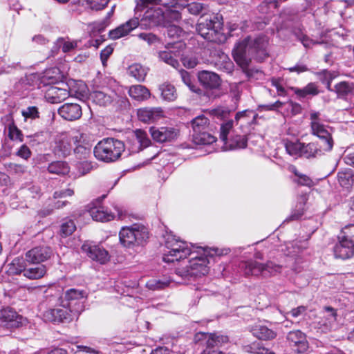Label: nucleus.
Segmentation results:
<instances>
[{"label": "nucleus", "mask_w": 354, "mask_h": 354, "mask_svg": "<svg viewBox=\"0 0 354 354\" xmlns=\"http://www.w3.org/2000/svg\"><path fill=\"white\" fill-rule=\"evenodd\" d=\"M134 17L109 31V37L118 39L127 35L133 30L140 26L143 29L152 28L161 24L164 12L161 6L167 10V17L172 21H178L181 14L173 8L183 7L179 0H135Z\"/></svg>", "instance_id": "1"}, {"label": "nucleus", "mask_w": 354, "mask_h": 354, "mask_svg": "<svg viewBox=\"0 0 354 354\" xmlns=\"http://www.w3.org/2000/svg\"><path fill=\"white\" fill-rule=\"evenodd\" d=\"M165 250L163 261L167 263L178 261L190 257V259L185 266L177 268L175 273L185 281L194 280L205 275L209 272V260L201 251L193 250L192 244L184 242L172 234L165 236Z\"/></svg>", "instance_id": "2"}, {"label": "nucleus", "mask_w": 354, "mask_h": 354, "mask_svg": "<svg viewBox=\"0 0 354 354\" xmlns=\"http://www.w3.org/2000/svg\"><path fill=\"white\" fill-rule=\"evenodd\" d=\"M268 38L266 35H259L255 38L247 37L239 42L233 50V56L236 62L244 70L248 77L252 75L250 71L247 68L249 64L248 55L255 54L257 57L262 61L268 56L267 48Z\"/></svg>", "instance_id": "3"}, {"label": "nucleus", "mask_w": 354, "mask_h": 354, "mask_svg": "<svg viewBox=\"0 0 354 354\" xmlns=\"http://www.w3.org/2000/svg\"><path fill=\"white\" fill-rule=\"evenodd\" d=\"M124 143L113 138H104L93 149L95 157L100 161L109 163L118 160L125 151Z\"/></svg>", "instance_id": "4"}, {"label": "nucleus", "mask_w": 354, "mask_h": 354, "mask_svg": "<svg viewBox=\"0 0 354 354\" xmlns=\"http://www.w3.org/2000/svg\"><path fill=\"white\" fill-rule=\"evenodd\" d=\"M222 27L223 18L221 15L203 14L197 24L196 31L205 39L216 41V36L220 32Z\"/></svg>", "instance_id": "5"}, {"label": "nucleus", "mask_w": 354, "mask_h": 354, "mask_svg": "<svg viewBox=\"0 0 354 354\" xmlns=\"http://www.w3.org/2000/svg\"><path fill=\"white\" fill-rule=\"evenodd\" d=\"M84 136V133L77 131L64 132L57 135L53 146L54 153L59 157L68 156L74 145L81 142Z\"/></svg>", "instance_id": "6"}, {"label": "nucleus", "mask_w": 354, "mask_h": 354, "mask_svg": "<svg viewBox=\"0 0 354 354\" xmlns=\"http://www.w3.org/2000/svg\"><path fill=\"white\" fill-rule=\"evenodd\" d=\"M239 268L245 276L268 277L280 272L281 267L272 261L261 263L254 260L242 261Z\"/></svg>", "instance_id": "7"}, {"label": "nucleus", "mask_w": 354, "mask_h": 354, "mask_svg": "<svg viewBox=\"0 0 354 354\" xmlns=\"http://www.w3.org/2000/svg\"><path fill=\"white\" fill-rule=\"evenodd\" d=\"M310 120L311 133L319 138L320 142L324 144L325 149H332L334 142L330 133L331 128L323 122L320 118V113L310 112Z\"/></svg>", "instance_id": "8"}, {"label": "nucleus", "mask_w": 354, "mask_h": 354, "mask_svg": "<svg viewBox=\"0 0 354 354\" xmlns=\"http://www.w3.org/2000/svg\"><path fill=\"white\" fill-rule=\"evenodd\" d=\"M120 241L125 247H132L142 244L149 238V232L142 226L134 225L131 227H124L120 234Z\"/></svg>", "instance_id": "9"}, {"label": "nucleus", "mask_w": 354, "mask_h": 354, "mask_svg": "<svg viewBox=\"0 0 354 354\" xmlns=\"http://www.w3.org/2000/svg\"><path fill=\"white\" fill-rule=\"evenodd\" d=\"M87 292L85 290L76 288H71L65 292L66 305L73 312V315L79 316L84 310V301L87 297Z\"/></svg>", "instance_id": "10"}, {"label": "nucleus", "mask_w": 354, "mask_h": 354, "mask_svg": "<svg viewBox=\"0 0 354 354\" xmlns=\"http://www.w3.org/2000/svg\"><path fill=\"white\" fill-rule=\"evenodd\" d=\"M43 317L45 322H70L78 316L73 315V312H71V308L64 304L62 307L50 308L46 310Z\"/></svg>", "instance_id": "11"}, {"label": "nucleus", "mask_w": 354, "mask_h": 354, "mask_svg": "<svg viewBox=\"0 0 354 354\" xmlns=\"http://www.w3.org/2000/svg\"><path fill=\"white\" fill-rule=\"evenodd\" d=\"M149 133L153 140L160 143L173 142L179 134L178 130L171 127H151Z\"/></svg>", "instance_id": "12"}, {"label": "nucleus", "mask_w": 354, "mask_h": 354, "mask_svg": "<svg viewBox=\"0 0 354 354\" xmlns=\"http://www.w3.org/2000/svg\"><path fill=\"white\" fill-rule=\"evenodd\" d=\"M338 241L333 248L335 258L348 259L354 255V241L347 239L340 235L337 236Z\"/></svg>", "instance_id": "13"}, {"label": "nucleus", "mask_w": 354, "mask_h": 354, "mask_svg": "<svg viewBox=\"0 0 354 354\" xmlns=\"http://www.w3.org/2000/svg\"><path fill=\"white\" fill-rule=\"evenodd\" d=\"M287 340L292 349L298 353H303L308 348L306 336L299 330L289 332L287 335Z\"/></svg>", "instance_id": "14"}, {"label": "nucleus", "mask_w": 354, "mask_h": 354, "mask_svg": "<svg viewBox=\"0 0 354 354\" xmlns=\"http://www.w3.org/2000/svg\"><path fill=\"white\" fill-rule=\"evenodd\" d=\"M24 318L12 308H7L0 310V324L12 328L22 325Z\"/></svg>", "instance_id": "15"}, {"label": "nucleus", "mask_w": 354, "mask_h": 354, "mask_svg": "<svg viewBox=\"0 0 354 354\" xmlns=\"http://www.w3.org/2000/svg\"><path fill=\"white\" fill-rule=\"evenodd\" d=\"M53 254V251L48 246H38L28 250L26 254V259L32 263H40L46 261Z\"/></svg>", "instance_id": "16"}, {"label": "nucleus", "mask_w": 354, "mask_h": 354, "mask_svg": "<svg viewBox=\"0 0 354 354\" xmlns=\"http://www.w3.org/2000/svg\"><path fill=\"white\" fill-rule=\"evenodd\" d=\"M131 142H132L131 145L129 147L131 153H138L151 144V140L147 133L141 129H137L133 132Z\"/></svg>", "instance_id": "17"}, {"label": "nucleus", "mask_w": 354, "mask_h": 354, "mask_svg": "<svg viewBox=\"0 0 354 354\" xmlns=\"http://www.w3.org/2000/svg\"><path fill=\"white\" fill-rule=\"evenodd\" d=\"M139 120L145 123L154 122L163 117V111L160 107H144L138 109Z\"/></svg>", "instance_id": "18"}, {"label": "nucleus", "mask_w": 354, "mask_h": 354, "mask_svg": "<svg viewBox=\"0 0 354 354\" xmlns=\"http://www.w3.org/2000/svg\"><path fill=\"white\" fill-rule=\"evenodd\" d=\"M59 115L68 121L76 120L82 115L81 106L76 103H66L58 109Z\"/></svg>", "instance_id": "19"}, {"label": "nucleus", "mask_w": 354, "mask_h": 354, "mask_svg": "<svg viewBox=\"0 0 354 354\" xmlns=\"http://www.w3.org/2000/svg\"><path fill=\"white\" fill-rule=\"evenodd\" d=\"M82 250L86 252L89 258L100 264L106 263L110 259L109 252L105 249L97 245L90 246L84 244Z\"/></svg>", "instance_id": "20"}, {"label": "nucleus", "mask_w": 354, "mask_h": 354, "mask_svg": "<svg viewBox=\"0 0 354 354\" xmlns=\"http://www.w3.org/2000/svg\"><path fill=\"white\" fill-rule=\"evenodd\" d=\"M250 332L257 338L261 340H272L277 337V332L269 328L263 322L256 323L250 328Z\"/></svg>", "instance_id": "21"}, {"label": "nucleus", "mask_w": 354, "mask_h": 354, "mask_svg": "<svg viewBox=\"0 0 354 354\" xmlns=\"http://www.w3.org/2000/svg\"><path fill=\"white\" fill-rule=\"evenodd\" d=\"M198 78L204 87L209 89L218 88L221 82L220 77L216 73L208 71L199 72Z\"/></svg>", "instance_id": "22"}, {"label": "nucleus", "mask_w": 354, "mask_h": 354, "mask_svg": "<svg viewBox=\"0 0 354 354\" xmlns=\"http://www.w3.org/2000/svg\"><path fill=\"white\" fill-rule=\"evenodd\" d=\"M331 150L332 149H325L324 148V144L321 142H312L308 144H304L302 156L306 158H316Z\"/></svg>", "instance_id": "23"}, {"label": "nucleus", "mask_w": 354, "mask_h": 354, "mask_svg": "<svg viewBox=\"0 0 354 354\" xmlns=\"http://www.w3.org/2000/svg\"><path fill=\"white\" fill-rule=\"evenodd\" d=\"M69 96L67 88L57 86H50L46 92L45 97L47 100L53 104L60 103Z\"/></svg>", "instance_id": "24"}, {"label": "nucleus", "mask_w": 354, "mask_h": 354, "mask_svg": "<svg viewBox=\"0 0 354 354\" xmlns=\"http://www.w3.org/2000/svg\"><path fill=\"white\" fill-rule=\"evenodd\" d=\"M106 91L95 90L91 94L90 97L93 102L100 106H106L111 103L114 97V93L109 89Z\"/></svg>", "instance_id": "25"}, {"label": "nucleus", "mask_w": 354, "mask_h": 354, "mask_svg": "<svg viewBox=\"0 0 354 354\" xmlns=\"http://www.w3.org/2000/svg\"><path fill=\"white\" fill-rule=\"evenodd\" d=\"M334 91L339 98L351 99L354 96V82H341L335 86Z\"/></svg>", "instance_id": "26"}, {"label": "nucleus", "mask_w": 354, "mask_h": 354, "mask_svg": "<svg viewBox=\"0 0 354 354\" xmlns=\"http://www.w3.org/2000/svg\"><path fill=\"white\" fill-rule=\"evenodd\" d=\"M323 316L319 323L325 326L326 329H332L336 324L337 311L335 308L325 306L322 311Z\"/></svg>", "instance_id": "27"}, {"label": "nucleus", "mask_w": 354, "mask_h": 354, "mask_svg": "<svg viewBox=\"0 0 354 354\" xmlns=\"http://www.w3.org/2000/svg\"><path fill=\"white\" fill-rule=\"evenodd\" d=\"M90 216L93 220L100 222H107L113 219L114 214L108 211L104 206L94 207L90 210Z\"/></svg>", "instance_id": "28"}, {"label": "nucleus", "mask_w": 354, "mask_h": 354, "mask_svg": "<svg viewBox=\"0 0 354 354\" xmlns=\"http://www.w3.org/2000/svg\"><path fill=\"white\" fill-rule=\"evenodd\" d=\"M299 100L306 98L308 96H315L319 93L318 87L314 82L308 83L305 87L299 88L297 87H290Z\"/></svg>", "instance_id": "29"}, {"label": "nucleus", "mask_w": 354, "mask_h": 354, "mask_svg": "<svg viewBox=\"0 0 354 354\" xmlns=\"http://www.w3.org/2000/svg\"><path fill=\"white\" fill-rule=\"evenodd\" d=\"M147 73L148 68L138 63H134L127 68L129 75L133 77L138 82H143Z\"/></svg>", "instance_id": "30"}, {"label": "nucleus", "mask_w": 354, "mask_h": 354, "mask_svg": "<svg viewBox=\"0 0 354 354\" xmlns=\"http://www.w3.org/2000/svg\"><path fill=\"white\" fill-rule=\"evenodd\" d=\"M129 95L137 101H144L149 98L151 93L145 86L138 84L130 87Z\"/></svg>", "instance_id": "31"}, {"label": "nucleus", "mask_w": 354, "mask_h": 354, "mask_svg": "<svg viewBox=\"0 0 354 354\" xmlns=\"http://www.w3.org/2000/svg\"><path fill=\"white\" fill-rule=\"evenodd\" d=\"M62 75L57 68H51L46 70L41 77V82L44 85L54 84L59 82Z\"/></svg>", "instance_id": "32"}, {"label": "nucleus", "mask_w": 354, "mask_h": 354, "mask_svg": "<svg viewBox=\"0 0 354 354\" xmlns=\"http://www.w3.org/2000/svg\"><path fill=\"white\" fill-rule=\"evenodd\" d=\"M23 275L29 279H39L46 273V268L44 265L24 268L22 270Z\"/></svg>", "instance_id": "33"}, {"label": "nucleus", "mask_w": 354, "mask_h": 354, "mask_svg": "<svg viewBox=\"0 0 354 354\" xmlns=\"http://www.w3.org/2000/svg\"><path fill=\"white\" fill-rule=\"evenodd\" d=\"M337 180L342 187L349 189L354 183V173L353 170L347 169L339 171L337 174Z\"/></svg>", "instance_id": "34"}, {"label": "nucleus", "mask_w": 354, "mask_h": 354, "mask_svg": "<svg viewBox=\"0 0 354 354\" xmlns=\"http://www.w3.org/2000/svg\"><path fill=\"white\" fill-rule=\"evenodd\" d=\"M193 141L196 145H211L216 142V138L207 130L193 133Z\"/></svg>", "instance_id": "35"}, {"label": "nucleus", "mask_w": 354, "mask_h": 354, "mask_svg": "<svg viewBox=\"0 0 354 354\" xmlns=\"http://www.w3.org/2000/svg\"><path fill=\"white\" fill-rule=\"evenodd\" d=\"M84 137L82 139V142L74 145V153L79 159H86L91 155V147L88 143L84 141Z\"/></svg>", "instance_id": "36"}, {"label": "nucleus", "mask_w": 354, "mask_h": 354, "mask_svg": "<svg viewBox=\"0 0 354 354\" xmlns=\"http://www.w3.org/2000/svg\"><path fill=\"white\" fill-rule=\"evenodd\" d=\"M307 201L308 196L306 194H303L299 198L295 208L293 209L289 217L290 220L299 219L304 214Z\"/></svg>", "instance_id": "37"}, {"label": "nucleus", "mask_w": 354, "mask_h": 354, "mask_svg": "<svg viewBox=\"0 0 354 354\" xmlns=\"http://www.w3.org/2000/svg\"><path fill=\"white\" fill-rule=\"evenodd\" d=\"M48 171L51 174L66 175L68 174L70 169L66 162L63 161H55L48 165Z\"/></svg>", "instance_id": "38"}, {"label": "nucleus", "mask_w": 354, "mask_h": 354, "mask_svg": "<svg viewBox=\"0 0 354 354\" xmlns=\"http://www.w3.org/2000/svg\"><path fill=\"white\" fill-rule=\"evenodd\" d=\"M162 98L168 102L174 101L177 98V93L175 87L169 84L165 83L160 86Z\"/></svg>", "instance_id": "39"}, {"label": "nucleus", "mask_w": 354, "mask_h": 354, "mask_svg": "<svg viewBox=\"0 0 354 354\" xmlns=\"http://www.w3.org/2000/svg\"><path fill=\"white\" fill-rule=\"evenodd\" d=\"M226 147L228 149L234 150L245 148L248 140L245 136H236L227 140Z\"/></svg>", "instance_id": "40"}, {"label": "nucleus", "mask_w": 354, "mask_h": 354, "mask_svg": "<svg viewBox=\"0 0 354 354\" xmlns=\"http://www.w3.org/2000/svg\"><path fill=\"white\" fill-rule=\"evenodd\" d=\"M209 125V120L204 115H198L192 120V126L194 133L207 130Z\"/></svg>", "instance_id": "41"}, {"label": "nucleus", "mask_w": 354, "mask_h": 354, "mask_svg": "<svg viewBox=\"0 0 354 354\" xmlns=\"http://www.w3.org/2000/svg\"><path fill=\"white\" fill-rule=\"evenodd\" d=\"M304 144L299 141H288L285 144L286 150L290 156H302Z\"/></svg>", "instance_id": "42"}, {"label": "nucleus", "mask_w": 354, "mask_h": 354, "mask_svg": "<svg viewBox=\"0 0 354 354\" xmlns=\"http://www.w3.org/2000/svg\"><path fill=\"white\" fill-rule=\"evenodd\" d=\"M5 131L8 132V138L13 141L22 142L24 136L17 126L13 123H9L5 129Z\"/></svg>", "instance_id": "43"}, {"label": "nucleus", "mask_w": 354, "mask_h": 354, "mask_svg": "<svg viewBox=\"0 0 354 354\" xmlns=\"http://www.w3.org/2000/svg\"><path fill=\"white\" fill-rule=\"evenodd\" d=\"M159 59L165 63L177 68L179 66L178 61L175 59L171 53L167 50H160L158 52Z\"/></svg>", "instance_id": "44"}, {"label": "nucleus", "mask_w": 354, "mask_h": 354, "mask_svg": "<svg viewBox=\"0 0 354 354\" xmlns=\"http://www.w3.org/2000/svg\"><path fill=\"white\" fill-rule=\"evenodd\" d=\"M234 126L233 120H227L221 125L220 138L223 141L225 144H227V135L230 133Z\"/></svg>", "instance_id": "45"}, {"label": "nucleus", "mask_w": 354, "mask_h": 354, "mask_svg": "<svg viewBox=\"0 0 354 354\" xmlns=\"http://www.w3.org/2000/svg\"><path fill=\"white\" fill-rule=\"evenodd\" d=\"M185 7V5H184ZM187 11L194 15H197L207 10L206 6L199 2H192L186 5Z\"/></svg>", "instance_id": "46"}, {"label": "nucleus", "mask_w": 354, "mask_h": 354, "mask_svg": "<svg viewBox=\"0 0 354 354\" xmlns=\"http://www.w3.org/2000/svg\"><path fill=\"white\" fill-rule=\"evenodd\" d=\"M57 45L62 48L64 53H68L77 47V41L65 40L63 38H59L57 40Z\"/></svg>", "instance_id": "47"}, {"label": "nucleus", "mask_w": 354, "mask_h": 354, "mask_svg": "<svg viewBox=\"0 0 354 354\" xmlns=\"http://www.w3.org/2000/svg\"><path fill=\"white\" fill-rule=\"evenodd\" d=\"M76 230V226L73 221L69 220L63 223L61 225L60 234L62 236H67L72 234Z\"/></svg>", "instance_id": "48"}, {"label": "nucleus", "mask_w": 354, "mask_h": 354, "mask_svg": "<svg viewBox=\"0 0 354 354\" xmlns=\"http://www.w3.org/2000/svg\"><path fill=\"white\" fill-rule=\"evenodd\" d=\"M284 106H286V115H295L301 113V106L299 104L295 102L292 100H288L284 103Z\"/></svg>", "instance_id": "49"}, {"label": "nucleus", "mask_w": 354, "mask_h": 354, "mask_svg": "<svg viewBox=\"0 0 354 354\" xmlns=\"http://www.w3.org/2000/svg\"><path fill=\"white\" fill-rule=\"evenodd\" d=\"M294 174L295 176L297 178L296 180H295V181L299 185L302 186H306L308 187H310L314 185L313 181L309 176L301 174L297 170L294 171Z\"/></svg>", "instance_id": "50"}, {"label": "nucleus", "mask_w": 354, "mask_h": 354, "mask_svg": "<svg viewBox=\"0 0 354 354\" xmlns=\"http://www.w3.org/2000/svg\"><path fill=\"white\" fill-rule=\"evenodd\" d=\"M207 113H208L209 115H212L214 118H216L217 119L222 120L228 118L230 111L222 107H218L216 109L208 111Z\"/></svg>", "instance_id": "51"}, {"label": "nucleus", "mask_w": 354, "mask_h": 354, "mask_svg": "<svg viewBox=\"0 0 354 354\" xmlns=\"http://www.w3.org/2000/svg\"><path fill=\"white\" fill-rule=\"evenodd\" d=\"M45 297L49 304H53L59 299L60 295L54 287H50L45 291Z\"/></svg>", "instance_id": "52"}, {"label": "nucleus", "mask_w": 354, "mask_h": 354, "mask_svg": "<svg viewBox=\"0 0 354 354\" xmlns=\"http://www.w3.org/2000/svg\"><path fill=\"white\" fill-rule=\"evenodd\" d=\"M170 283L169 280L153 279L147 282V286L151 290H160L168 286Z\"/></svg>", "instance_id": "53"}, {"label": "nucleus", "mask_w": 354, "mask_h": 354, "mask_svg": "<svg viewBox=\"0 0 354 354\" xmlns=\"http://www.w3.org/2000/svg\"><path fill=\"white\" fill-rule=\"evenodd\" d=\"M322 83L332 82L336 77L335 73L327 70H323L317 73Z\"/></svg>", "instance_id": "54"}, {"label": "nucleus", "mask_w": 354, "mask_h": 354, "mask_svg": "<svg viewBox=\"0 0 354 354\" xmlns=\"http://www.w3.org/2000/svg\"><path fill=\"white\" fill-rule=\"evenodd\" d=\"M138 36L140 39L146 41L149 45L160 42L159 38L155 34L151 32H142L139 34Z\"/></svg>", "instance_id": "55"}, {"label": "nucleus", "mask_w": 354, "mask_h": 354, "mask_svg": "<svg viewBox=\"0 0 354 354\" xmlns=\"http://www.w3.org/2000/svg\"><path fill=\"white\" fill-rule=\"evenodd\" d=\"M271 84L274 86L279 96H286L287 91L282 84V80L280 78L273 77L271 79Z\"/></svg>", "instance_id": "56"}, {"label": "nucleus", "mask_w": 354, "mask_h": 354, "mask_svg": "<svg viewBox=\"0 0 354 354\" xmlns=\"http://www.w3.org/2000/svg\"><path fill=\"white\" fill-rule=\"evenodd\" d=\"M5 166L8 171L14 174H23L26 171V167L19 164L10 162L6 164Z\"/></svg>", "instance_id": "57"}, {"label": "nucleus", "mask_w": 354, "mask_h": 354, "mask_svg": "<svg viewBox=\"0 0 354 354\" xmlns=\"http://www.w3.org/2000/svg\"><path fill=\"white\" fill-rule=\"evenodd\" d=\"M22 115L25 118L36 119L39 117L38 109L36 106H29L22 111Z\"/></svg>", "instance_id": "58"}, {"label": "nucleus", "mask_w": 354, "mask_h": 354, "mask_svg": "<svg viewBox=\"0 0 354 354\" xmlns=\"http://www.w3.org/2000/svg\"><path fill=\"white\" fill-rule=\"evenodd\" d=\"M86 1L92 10H99L106 6L109 0H86Z\"/></svg>", "instance_id": "59"}, {"label": "nucleus", "mask_w": 354, "mask_h": 354, "mask_svg": "<svg viewBox=\"0 0 354 354\" xmlns=\"http://www.w3.org/2000/svg\"><path fill=\"white\" fill-rule=\"evenodd\" d=\"M5 62V57H0V73H9L15 69L19 64L18 62H12L11 64L2 65Z\"/></svg>", "instance_id": "60"}, {"label": "nucleus", "mask_w": 354, "mask_h": 354, "mask_svg": "<svg viewBox=\"0 0 354 354\" xmlns=\"http://www.w3.org/2000/svg\"><path fill=\"white\" fill-rule=\"evenodd\" d=\"M180 76L183 82L190 88L191 91L196 92L195 86L192 83L191 75L185 71H180Z\"/></svg>", "instance_id": "61"}, {"label": "nucleus", "mask_w": 354, "mask_h": 354, "mask_svg": "<svg viewBox=\"0 0 354 354\" xmlns=\"http://www.w3.org/2000/svg\"><path fill=\"white\" fill-rule=\"evenodd\" d=\"M113 52V47L111 46H107L100 53V59L104 66H106V62L111 55Z\"/></svg>", "instance_id": "62"}, {"label": "nucleus", "mask_w": 354, "mask_h": 354, "mask_svg": "<svg viewBox=\"0 0 354 354\" xmlns=\"http://www.w3.org/2000/svg\"><path fill=\"white\" fill-rule=\"evenodd\" d=\"M31 151L29 147L23 145L20 147L18 151L16 152V155L24 160H28L31 156Z\"/></svg>", "instance_id": "63"}, {"label": "nucleus", "mask_w": 354, "mask_h": 354, "mask_svg": "<svg viewBox=\"0 0 354 354\" xmlns=\"http://www.w3.org/2000/svg\"><path fill=\"white\" fill-rule=\"evenodd\" d=\"M343 159L346 165L354 167V151L352 149H348L345 151Z\"/></svg>", "instance_id": "64"}]
</instances>
